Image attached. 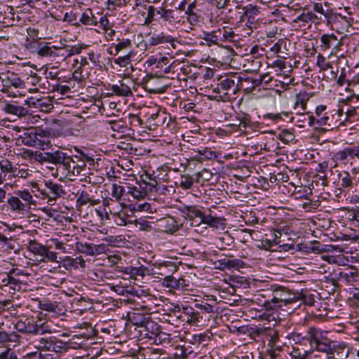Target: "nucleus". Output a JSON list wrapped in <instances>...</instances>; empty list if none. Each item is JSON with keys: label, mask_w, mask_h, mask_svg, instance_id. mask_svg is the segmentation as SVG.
Instances as JSON below:
<instances>
[{"label": "nucleus", "mask_w": 359, "mask_h": 359, "mask_svg": "<svg viewBox=\"0 0 359 359\" xmlns=\"http://www.w3.org/2000/svg\"><path fill=\"white\" fill-rule=\"evenodd\" d=\"M308 337L313 351L325 353L326 359H343L348 357L350 349L344 342L330 339L319 328L311 330Z\"/></svg>", "instance_id": "1"}, {"label": "nucleus", "mask_w": 359, "mask_h": 359, "mask_svg": "<svg viewBox=\"0 0 359 359\" xmlns=\"http://www.w3.org/2000/svg\"><path fill=\"white\" fill-rule=\"evenodd\" d=\"M271 299L264 301L262 306L267 311L273 310L276 307H280L283 304L287 305L295 302L299 297L295 294L290 293L287 290L283 287L275 289L271 292Z\"/></svg>", "instance_id": "2"}, {"label": "nucleus", "mask_w": 359, "mask_h": 359, "mask_svg": "<svg viewBox=\"0 0 359 359\" xmlns=\"http://www.w3.org/2000/svg\"><path fill=\"white\" fill-rule=\"evenodd\" d=\"M34 187L37 188L42 198H48V203L50 205L55 203L57 198L65 194L62 185L51 181L46 182L43 185L36 184Z\"/></svg>", "instance_id": "3"}, {"label": "nucleus", "mask_w": 359, "mask_h": 359, "mask_svg": "<svg viewBox=\"0 0 359 359\" xmlns=\"http://www.w3.org/2000/svg\"><path fill=\"white\" fill-rule=\"evenodd\" d=\"M25 88V82L18 74L13 72H8L2 74L1 82V91L6 93L11 97H16L18 88Z\"/></svg>", "instance_id": "4"}, {"label": "nucleus", "mask_w": 359, "mask_h": 359, "mask_svg": "<svg viewBox=\"0 0 359 359\" xmlns=\"http://www.w3.org/2000/svg\"><path fill=\"white\" fill-rule=\"evenodd\" d=\"M343 109H333L330 114L325 113L322 116L317 118L316 123L320 126H327L330 129L338 127L344 122Z\"/></svg>", "instance_id": "5"}, {"label": "nucleus", "mask_w": 359, "mask_h": 359, "mask_svg": "<svg viewBox=\"0 0 359 359\" xmlns=\"http://www.w3.org/2000/svg\"><path fill=\"white\" fill-rule=\"evenodd\" d=\"M136 313H133V318L131 320L133 322L135 325L140 328V332L144 337L151 339L154 337V335L157 333L158 330L160 329V326L154 320L144 318L141 320H135Z\"/></svg>", "instance_id": "6"}, {"label": "nucleus", "mask_w": 359, "mask_h": 359, "mask_svg": "<svg viewBox=\"0 0 359 359\" xmlns=\"http://www.w3.org/2000/svg\"><path fill=\"white\" fill-rule=\"evenodd\" d=\"M97 189L95 186L92 185L86 187L83 190L77 200L76 203L79 205H86L87 203H90L91 205H96L100 203V198H96L95 194H97Z\"/></svg>", "instance_id": "7"}, {"label": "nucleus", "mask_w": 359, "mask_h": 359, "mask_svg": "<svg viewBox=\"0 0 359 359\" xmlns=\"http://www.w3.org/2000/svg\"><path fill=\"white\" fill-rule=\"evenodd\" d=\"M243 78L233 75L230 77L222 79L218 83V88H222V90L225 91H231L233 95H236L240 90Z\"/></svg>", "instance_id": "8"}, {"label": "nucleus", "mask_w": 359, "mask_h": 359, "mask_svg": "<svg viewBox=\"0 0 359 359\" xmlns=\"http://www.w3.org/2000/svg\"><path fill=\"white\" fill-rule=\"evenodd\" d=\"M56 51H54L51 47L48 46H39L37 49V53L42 57H59V56H65V57H71L72 55L76 53L79 54L80 53V48H76L75 49H70L67 50V55H65L63 53H62L64 49L63 48H55Z\"/></svg>", "instance_id": "9"}, {"label": "nucleus", "mask_w": 359, "mask_h": 359, "mask_svg": "<svg viewBox=\"0 0 359 359\" xmlns=\"http://www.w3.org/2000/svg\"><path fill=\"white\" fill-rule=\"evenodd\" d=\"M74 157L73 159L72 177L80 175L86 169V163L88 162L90 165H93L94 159L83 152H81V156H72Z\"/></svg>", "instance_id": "10"}, {"label": "nucleus", "mask_w": 359, "mask_h": 359, "mask_svg": "<svg viewBox=\"0 0 359 359\" xmlns=\"http://www.w3.org/2000/svg\"><path fill=\"white\" fill-rule=\"evenodd\" d=\"M125 80H128L129 83H126L124 81H120L118 84H114L111 86V90L116 95L129 97L133 95L132 87L135 86L134 81L126 76H125Z\"/></svg>", "instance_id": "11"}, {"label": "nucleus", "mask_w": 359, "mask_h": 359, "mask_svg": "<svg viewBox=\"0 0 359 359\" xmlns=\"http://www.w3.org/2000/svg\"><path fill=\"white\" fill-rule=\"evenodd\" d=\"M73 159L74 157L65 153L57 165V171L60 172L64 177L69 180H72Z\"/></svg>", "instance_id": "12"}, {"label": "nucleus", "mask_w": 359, "mask_h": 359, "mask_svg": "<svg viewBox=\"0 0 359 359\" xmlns=\"http://www.w3.org/2000/svg\"><path fill=\"white\" fill-rule=\"evenodd\" d=\"M321 42V47L323 50L330 48L333 46L331 54L336 53L338 50V46L341 45L340 41L337 39V36L334 34H323L320 39Z\"/></svg>", "instance_id": "13"}, {"label": "nucleus", "mask_w": 359, "mask_h": 359, "mask_svg": "<svg viewBox=\"0 0 359 359\" xmlns=\"http://www.w3.org/2000/svg\"><path fill=\"white\" fill-rule=\"evenodd\" d=\"M196 354V349L189 342H185L184 345L177 346L175 348V357L176 359H186L194 357Z\"/></svg>", "instance_id": "14"}, {"label": "nucleus", "mask_w": 359, "mask_h": 359, "mask_svg": "<svg viewBox=\"0 0 359 359\" xmlns=\"http://www.w3.org/2000/svg\"><path fill=\"white\" fill-rule=\"evenodd\" d=\"M26 332L34 334H43L46 332H51L46 323L34 324L33 320L29 318L25 319Z\"/></svg>", "instance_id": "15"}, {"label": "nucleus", "mask_w": 359, "mask_h": 359, "mask_svg": "<svg viewBox=\"0 0 359 359\" xmlns=\"http://www.w3.org/2000/svg\"><path fill=\"white\" fill-rule=\"evenodd\" d=\"M358 156H359V146L346 147L336 154V158L344 163L348 162V158L353 159Z\"/></svg>", "instance_id": "16"}, {"label": "nucleus", "mask_w": 359, "mask_h": 359, "mask_svg": "<svg viewBox=\"0 0 359 359\" xmlns=\"http://www.w3.org/2000/svg\"><path fill=\"white\" fill-rule=\"evenodd\" d=\"M159 226L162 229L163 231L173 233L179 229L180 224L175 218L168 216L160 219Z\"/></svg>", "instance_id": "17"}, {"label": "nucleus", "mask_w": 359, "mask_h": 359, "mask_svg": "<svg viewBox=\"0 0 359 359\" xmlns=\"http://www.w3.org/2000/svg\"><path fill=\"white\" fill-rule=\"evenodd\" d=\"M2 111L8 114L16 116L18 117H23L29 113L27 109L22 106L18 105L15 103L5 102L2 107Z\"/></svg>", "instance_id": "18"}, {"label": "nucleus", "mask_w": 359, "mask_h": 359, "mask_svg": "<svg viewBox=\"0 0 359 359\" xmlns=\"http://www.w3.org/2000/svg\"><path fill=\"white\" fill-rule=\"evenodd\" d=\"M7 203L11 209L18 214H24L25 212L30 210L29 206L25 205V203L15 195L8 198Z\"/></svg>", "instance_id": "19"}, {"label": "nucleus", "mask_w": 359, "mask_h": 359, "mask_svg": "<svg viewBox=\"0 0 359 359\" xmlns=\"http://www.w3.org/2000/svg\"><path fill=\"white\" fill-rule=\"evenodd\" d=\"M76 247L79 252L89 256L100 254L101 250L103 248L102 245H94L88 243H78Z\"/></svg>", "instance_id": "20"}, {"label": "nucleus", "mask_w": 359, "mask_h": 359, "mask_svg": "<svg viewBox=\"0 0 359 359\" xmlns=\"http://www.w3.org/2000/svg\"><path fill=\"white\" fill-rule=\"evenodd\" d=\"M359 74L355 77L352 81L348 82V86L346 90L349 92L351 95L344 102H351L353 99L359 100Z\"/></svg>", "instance_id": "21"}, {"label": "nucleus", "mask_w": 359, "mask_h": 359, "mask_svg": "<svg viewBox=\"0 0 359 359\" xmlns=\"http://www.w3.org/2000/svg\"><path fill=\"white\" fill-rule=\"evenodd\" d=\"M35 134V128L32 127L26 129L20 136V139L25 145L36 147L37 137Z\"/></svg>", "instance_id": "22"}, {"label": "nucleus", "mask_w": 359, "mask_h": 359, "mask_svg": "<svg viewBox=\"0 0 359 359\" xmlns=\"http://www.w3.org/2000/svg\"><path fill=\"white\" fill-rule=\"evenodd\" d=\"M65 153V152H63L61 150H56L55 151H47L42 153V159L41 163H50L57 166L62 155Z\"/></svg>", "instance_id": "23"}, {"label": "nucleus", "mask_w": 359, "mask_h": 359, "mask_svg": "<svg viewBox=\"0 0 359 359\" xmlns=\"http://www.w3.org/2000/svg\"><path fill=\"white\" fill-rule=\"evenodd\" d=\"M163 285L170 289H181L185 285V280L177 279L172 276H165L163 280Z\"/></svg>", "instance_id": "24"}, {"label": "nucleus", "mask_w": 359, "mask_h": 359, "mask_svg": "<svg viewBox=\"0 0 359 359\" xmlns=\"http://www.w3.org/2000/svg\"><path fill=\"white\" fill-rule=\"evenodd\" d=\"M316 329L315 327H310L306 330V334L302 335L301 333L292 332L290 334L289 339L297 344V346H301L303 344L309 343L310 344V340L309 339L308 335L311 330Z\"/></svg>", "instance_id": "25"}, {"label": "nucleus", "mask_w": 359, "mask_h": 359, "mask_svg": "<svg viewBox=\"0 0 359 359\" xmlns=\"http://www.w3.org/2000/svg\"><path fill=\"white\" fill-rule=\"evenodd\" d=\"M165 351L158 348H147L139 354L137 359H163Z\"/></svg>", "instance_id": "26"}, {"label": "nucleus", "mask_w": 359, "mask_h": 359, "mask_svg": "<svg viewBox=\"0 0 359 359\" xmlns=\"http://www.w3.org/2000/svg\"><path fill=\"white\" fill-rule=\"evenodd\" d=\"M340 180V189L347 191L351 190L353 187V177L347 171H342L338 175Z\"/></svg>", "instance_id": "27"}, {"label": "nucleus", "mask_w": 359, "mask_h": 359, "mask_svg": "<svg viewBox=\"0 0 359 359\" xmlns=\"http://www.w3.org/2000/svg\"><path fill=\"white\" fill-rule=\"evenodd\" d=\"M313 353V349L306 350L302 347L293 346L290 355L292 359H311V354Z\"/></svg>", "instance_id": "28"}, {"label": "nucleus", "mask_w": 359, "mask_h": 359, "mask_svg": "<svg viewBox=\"0 0 359 359\" xmlns=\"http://www.w3.org/2000/svg\"><path fill=\"white\" fill-rule=\"evenodd\" d=\"M255 333L257 335H263L269 337V342L275 344L278 341V332L277 330L271 327H259Z\"/></svg>", "instance_id": "29"}, {"label": "nucleus", "mask_w": 359, "mask_h": 359, "mask_svg": "<svg viewBox=\"0 0 359 359\" xmlns=\"http://www.w3.org/2000/svg\"><path fill=\"white\" fill-rule=\"evenodd\" d=\"M132 46L131 41L130 39L118 40L117 43H113L110 48L109 53L111 55H117L122 51L127 50Z\"/></svg>", "instance_id": "30"}, {"label": "nucleus", "mask_w": 359, "mask_h": 359, "mask_svg": "<svg viewBox=\"0 0 359 359\" xmlns=\"http://www.w3.org/2000/svg\"><path fill=\"white\" fill-rule=\"evenodd\" d=\"M174 41L172 36L165 35L164 33H154L149 39V43L151 46H157L160 43H171Z\"/></svg>", "instance_id": "31"}, {"label": "nucleus", "mask_w": 359, "mask_h": 359, "mask_svg": "<svg viewBox=\"0 0 359 359\" xmlns=\"http://www.w3.org/2000/svg\"><path fill=\"white\" fill-rule=\"evenodd\" d=\"M311 97V95L306 91H300L296 95L294 108L297 109L299 107L302 111H304L306 109L307 102Z\"/></svg>", "instance_id": "32"}, {"label": "nucleus", "mask_w": 359, "mask_h": 359, "mask_svg": "<svg viewBox=\"0 0 359 359\" xmlns=\"http://www.w3.org/2000/svg\"><path fill=\"white\" fill-rule=\"evenodd\" d=\"M218 262L219 264V268L222 269H238L243 264V262L238 259H229L227 258H224L219 259Z\"/></svg>", "instance_id": "33"}, {"label": "nucleus", "mask_w": 359, "mask_h": 359, "mask_svg": "<svg viewBox=\"0 0 359 359\" xmlns=\"http://www.w3.org/2000/svg\"><path fill=\"white\" fill-rule=\"evenodd\" d=\"M79 22L83 25L91 26H95L98 23V21L93 13L91 9H88L81 14Z\"/></svg>", "instance_id": "34"}, {"label": "nucleus", "mask_w": 359, "mask_h": 359, "mask_svg": "<svg viewBox=\"0 0 359 359\" xmlns=\"http://www.w3.org/2000/svg\"><path fill=\"white\" fill-rule=\"evenodd\" d=\"M156 13L163 21L168 22L170 23L175 21L176 18L175 17V11L172 9H166L163 7H160L156 11Z\"/></svg>", "instance_id": "35"}, {"label": "nucleus", "mask_w": 359, "mask_h": 359, "mask_svg": "<svg viewBox=\"0 0 359 359\" xmlns=\"http://www.w3.org/2000/svg\"><path fill=\"white\" fill-rule=\"evenodd\" d=\"M210 340V337L205 333H200L194 334L191 339H189V342L191 345L198 350L201 344H204L205 342H208Z\"/></svg>", "instance_id": "36"}, {"label": "nucleus", "mask_w": 359, "mask_h": 359, "mask_svg": "<svg viewBox=\"0 0 359 359\" xmlns=\"http://www.w3.org/2000/svg\"><path fill=\"white\" fill-rule=\"evenodd\" d=\"M151 344H164L170 342V335L165 332H161L159 329L154 337L151 339Z\"/></svg>", "instance_id": "37"}, {"label": "nucleus", "mask_w": 359, "mask_h": 359, "mask_svg": "<svg viewBox=\"0 0 359 359\" xmlns=\"http://www.w3.org/2000/svg\"><path fill=\"white\" fill-rule=\"evenodd\" d=\"M222 221L219 217L207 215L204 212L201 223L207 224L210 227L218 228L219 225L222 224Z\"/></svg>", "instance_id": "38"}, {"label": "nucleus", "mask_w": 359, "mask_h": 359, "mask_svg": "<svg viewBox=\"0 0 359 359\" xmlns=\"http://www.w3.org/2000/svg\"><path fill=\"white\" fill-rule=\"evenodd\" d=\"M20 156L24 159L35 160L40 163L42 159V152L38 151H34L27 149H23L22 151L20 154Z\"/></svg>", "instance_id": "39"}, {"label": "nucleus", "mask_w": 359, "mask_h": 359, "mask_svg": "<svg viewBox=\"0 0 359 359\" xmlns=\"http://www.w3.org/2000/svg\"><path fill=\"white\" fill-rule=\"evenodd\" d=\"M218 35L221 36V43L224 41H233L235 34L231 28L222 27L216 30Z\"/></svg>", "instance_id": "40"}, {"label": "nucleus", "mask_w": 359, "mask_h": 359, "mask_svg": "<svg viewBox=\"0 0 359 359\" xmlns=\"http://www.w3.org/2000/svg\"><path fill=\"white\" fill-rule=\"evenodd\" d=\"M127 194L133 197V198L141 199L147 195V191L144 189H142L141 186H128Z\"/></svg>", "instance_id": "41"}, {"label": "nucleus", "mask_w": 359, "mask_h": 359, "mask_svg": "<svg viewBox=\"0 0 359 359\" xmlns=\"http://www.w3.org/2000/svg\"><path fill=\"white\" fill-rule=\"evenodd\" d=\"M46 246L43 245L42 244L37 243L34 241H31L29 243L28 249L30 252L34 254L40 256L41 258L43 256V254L46 252Z\"/></svg>", "instance_id": "42"}, {"label": "nucleus", "mask_w": 359, "mask_h": 359, "mask_svg": "<svg viewBox=\"0 0 359 359\" xmlns=\"http://www.w3.org/2000/svg\"><path fill=\"white\" fill-rule=\"evenodd\" d=\"M13 168L14 167L11 162L8 160L1 161L0 162V172H1V175L4 176L5 180H6V177H8V179L11 177Z\"/></svg>", "instance_id": "43"}, {"label": "nucleus", "mask_w": 359, "mask_h": 359, "mask_svg": "<svg viewBox=\"0 0 359 359\" xmlns=\"http://www.w3.org/2000/svg\"><path fill=\"white\" fill-rule=\"evenodd\" d=\"M6 284H9V292L13 293V290H20L21 289L22 281L13 276H10L9 273H6Z\"/></svg>", "instance_id": "44"}, {"label": "nucleus", "mask_w": 359, "mask_h": 359, "mask_svg": "<svg viewBox=\"0 0 359 359\" xmlns=\"http://www.w3.org/2000/svg\"><path fill=\"white\" fill-rule=\"evenodd\" d=\"M15 194L31 209V205L34 203V199L29 191H18L15 192Z\"/></svg>", "instance_id": "45"}, {"label": "nucleus", "mask_w": 359, "mask_h": 359, "mask_svg": "<svg viewBox=\"0 0 359 359\" xmlns=\"http://www.w3.org/2000/svg\"><path fill=\"white\" fill-rule=\"evenodd\" d=\"M278 139L285 144H289L295 141V135L292 130L284 129L281 130L278 135Z\"/></svg>", "instance_id": "46"}, {"label": "nucleus", "mask_w": 359, "mask_h": 359, "mask_svg": "<svg viewBox=\"0 0 359 359\" xmlns=\"http://www.w3.org/2000/svg\"><path fill=\"white\" fill-rule=\"evenodd\" d=\"M110 215L112 216V219L116 224L118 226H125L127 224V214L123 212H113L109 210Z\"/></svg>", "instance_id": "47"}, {"label": "nucleus", "mask_w": 359, "mask_h": 359, "mask_svg": "<svg viewBox=\"0 0 359 359\" xmlns=\"http://www.w3.org/2000/svg\"><path fill=\"white\" fill-rule=\"evenodd\" d=\"M204 212H203L196 206H189L187 208V215L190 219H199L201 224Z\"/></svg>", "instance_id": "48"}, {"label": "nucleus", "mask_w": 359, "mask_h": 359, "mask_svg": "<svg viewBox=\"0 0 359 359\" xmlns=\"http://www.w3.org/2000/svg\"><path fill=\"white\" fill-rule=\"evenodd\" d=\"M199 154L198 159L199 160H212L216 159L218 157V154L216 151H212L209 148H204L201 150L198 151Z\"/></svg>", "instance_id": "49"}, {"label": "nucleus", "mask_w": 359, "mask_h": 359, "mask_svg": "<svg viewBox=\"0 0 359 359\" xmlns=\"http://www.w3.org/2000/svg\"><path fill=\"white\" fill-rule=\"evenodd\" d=\"M65 262L67 265L74 266L75 269H77L78 266H80L81 268L86 267V262L81 256L76 257V258L67 257Z\"/></svg>", "instance_id": "50"}, {"label": "nucleus", "mask_w": 359, "mask_h": 359, "mask_svg": "<svg viewBox=\"0 0 359 359\" xmlns=\"http://www.w3.org/2000/svg\"><path fill=\"white\" fill-rule=\"evenodd\" d=\"M196 182L195 177L189 175H182L180 179V187L183 189H191Z\"/></svg>", "instance_id": "51"}, {"label": "nucleus", "mask_w": 359, "mask_h": 359, "mask_svg": "<svg viewBox=\"0 0 359 359\" xmlns=\"http://www.w3.org/2000/svg\"><path fill=\"white\" fill-rule=\"evenodd\" d=\"M203 39L208 43V46L211 44L219 45L221 43V36L218 35L215 30L210 33H205Z\"/></svg>", "instance_id": "52"}, {"label": "nucleus", "mask_w": 359, "mask_h": 359, "mask_svg": "<svg viewBox=\"0 0 359 359\" xmlns=\"http://www.w3.org/2000/svg\"><path fill=\"white\" fill-rule=\"evenodd\" d=\"M41 309L46 311L55 313L56 314L63 313V309L60 308L59 305L56 302H46L41 304Z\"/></svg>", "instance_id": "53"}, {"label": "nucleus", "mask_w": 359, "mask_h": 359, "mask_svg": "<svg viewBox=\"0 0 359 359\" xmlns=\"http://www.w3.org/2000/svg\"><path fill=\"white\" fill-rule=\"evenodd\" d=\"M154 79V78L151 76L150 79L144 81V89L149 93H163L164 91V89L163 88H161V87L154 88V86L152 84V81Z\"/></svg>", "instance_id": "54"}, {"label": "nucleus", "mask_w": 359, "mask_h": 359, "mask_svg": "<svg viewBox=\"0 0 359 359\" xmlns=\"http://www.w3.org/2000/svg\"><path fill=\"white\" fill-rule=\"evenodd\" d=\"M125 191V188L123 186L118 185L117 184H113L111 189V196L115 198L116 201H118L121 200Z\"/></svg>", "instance_id": "55"}, {"label": "nucleus", "mask_w": 359, "mask_h": 359, "mask_svg": "<svg viewBox=\"0 0 359 359\" xmlns=\"http://www.w3.org/2000/svg\"><path fill=\"white\" fill-rule=\"evenodd\" d=\"M218 248L221 250L225 249L226 247L224 245L231 246L233 242V238L230 236L229 234L224 233L221 237L218 238Z\"/></svg>", "instance_id": "56"}, {"label": "nucleus", "mask_w": 359, "mask_h": 359, "mask_svg": "<svg viewBox=\"0 0 359 359\" xmlns=\"http://www.w3.org/2000/svg\"><path fill=\"white\" fill-rule=\"evenodd\" d=\"M195 307L205 313L215 312V306L204 301H202L201 303L195 304Z\"/></svg>", "instance_id": "57"}, {"label": "nucleus", "mask_w": 359, "mask_h": 359, "mask_svg": "<svg viewBox=\"0 0 359 359\" xmlns=\"http://www.w3.org/2000/svg\"><path fill=\"white\" fill-rule=\"evenodd\" d=\"M183 321L190 325H198L199 323H202L203 317L201 316L198 311H196L195 313L191 314V316L188 317V318H184Z\"/></svg>", "instance_id": "58"}, {"label": "nucleus", "mask_w": 359, "mask_h": 359, "mask_svg": "<svg viewBox=\"0 0 359 359\" xmlns=\"http://www.w3.org/2000/svg\"><path fill=\"white\" fill-rule=\"evenodd\" d=\"M267 76H268L267 74H264V75L259 76V78H256V79L248 78V79H245L244 81L250 83L251 85H250V86L248 87V88L250 90H253L256 87L260 86L261 83H262V81H264L265 78Z\"/></svg>", "instance_id": "59"}, {"label": "nucleus", "mask_w": 359, "mask_h": 359, "mask_svg": "<svg viewBox=\"0 0 359 359\" xmlns=\"http://www.w3.org/2000/svg\"><path fill=\"white\" fill-rule=\"evenodd\" d=\"M133 55V53L131 51L128 52L127 54L124 55L123 56L118 57V58L114 60V62L116 65H118L120 67H126L128 65L131 60L130 57Z\"/></svg>", "instance_id": "60"}, {"label": "nucleus", "mask_w": 359, "mask_h": 359, "mask_svg": "<svg viewBox=\"0 0 359 359\" xmlns=\"http://www.w3.org/2000/svg\"><path fill=\"white\" fill-rule=\"evenodd\" d=\"M316 65L322 71H325L332 67L331 64L327 62L325 57L320 53L317 56Z\"/></svg>", "instance_id": "61"}, {"label": "nucleus", "mask_w": 359, "mask_h": 359, "mask_svg": "<svg viewBox=\"0 0 359 359\" xmlns=\"http://www.w3.org/2000/svg\"><path fill=\"white\" fill-rule=\"evenodd\" d=\"M36 140V147H39L41 144L45 142L44 139L48 137V133L39 128H35Z\"/></svg>", "instance_id": "62"}, {"label": "nucleus", "mask_w": 359, "mask_h": 359, "mask_svg": "<svg viewBox=\"0 0 359 359\" xmlns=\"http://www.w3.org/2000/svg\"><path fill=\"white\" fill-rule=\"evenodd\" d=\"M238 123H234V126H238L240 128H246L250 123V116L247 114H242L237 117Z\"/></svg>", "instance_id": "63"}, {"label": "nucleus", "mask_w": 359, "mask_h": 359, "mask_svg": "<svg viewBox=\"0 0 359 359\" xmlns=\"http://www.w3.org/2000/svg\"><path fill=\"white\" fill-rule=\"evenodd\" d=\"M39 347L40 348L45 351H51L54 350L55 344L53 343V341L49 340L45 338H41L39 339Z\"/></svg>", "instance_id": "64"}]
</instances>
